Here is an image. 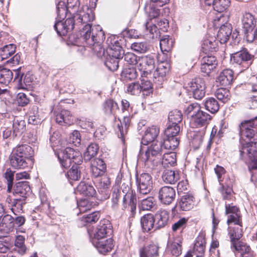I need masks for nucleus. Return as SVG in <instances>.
I'll return each instance as SVG.
<instances>
[{
  "label": "nucleus",
  "instance_id": "1",
  "mask_svg": "<svg viewBox=\"0 0 257 257\" xmlns=\"http://www.w3.org/2000/svg\"><path fill=\"white\" fill-rule=\"evenodd\" d=\"M163 143L162 142H153L148 147H142L138 159L145 163L146 165L153 164L161 156L163 149L174 150L179 144V140L176 137L166 136Z\"/></svg>",
  "mask_w": 257,
  "mask_h": 257
},
{
  "label": "nucleus",
  "instance_id": "2",
  "mask_svg": "<svg viewBox=\"0 0 257 257\" xmlns=\"http://www.w3.org/2000/svg\"><path fill=\"white\" fill-rule=\"evenodd\" d=\"M247 120L242 121L239 125V131L240 139L244 141L243 148L240 151L241 157L246 155L248 158V163L249 167L257 169V143L251 141L255 131Z\"/></svg>",
  "mask_w": 257,
  "mask_h": 257
},
{
  "label": "nucleus",
  "instance_id": "3",
  "mask_svg": "<svg viewBox=\"0 0 257 257\" xmlns=\"http://www.w3.org/2000/svg\"><path fill=\"white\" fill-rule=\"evenodd\" d=\"M82 9V10H80L73 17H68L64 22L59 21L55 24L54 28L59 35L65 36L73 30L75 25L74 18L76 19L77 23L85 24L82 29L87 25L91 27L94 26L89 24L94 19V13L87 6L83 7Z\"/></svg>",
  "mask_w": 257,
  "mask_h": 257
},
{
  "label": "nucleus",
  "instance_id": "4",
  "mask_svg": "<svg viewBox=\"0 0 257 257\" xmlns=\"http://www.w3.org/2000/svg\"><path fill=\"white\" fill-rule=\"evenodd\" d=\"M57 156L61 166L64 168H67L70 167L72 162L74 163V165L67 172L68 179L73 181L79 179L81 172L78 165L82 162V156L81 153L71 148L67 147L63 151L58 153Z\"/></svg>",
  "mask_w": 257,
  "mask_h": 257
},
{
  "label": "nucleus",
  "instance_id": "5",
  "mask_svg": "<svg viewBox=\"0 0 257 257\" xmlns=\"http://www.w3.org/2000/svg\"><path fill=\"white\" fill-rule=\"evenodd\" d=\"M82 39L89 46L93 47L94 52L98 57L104 54V49L101 46L100 41L105 39L104 33L99 25H94L91 27L87 25L80 31Z\"/></svg>",
  "mask_w": 257,
  "mask_h": 257
},
{
  "label": "nucleus",
  "instance_id": "6",
  "mask_svg": "<svg viewBox=\"0 0 257 257\" xmlns=\"http://www.w3.org/2000/svg\"><path fill=\"white\" fill-rule=\"evenodd\" d=\"M225 214L227 215L229 236L239 237L242 232L241 215L239 208L232 203L225 202Z\"/></svg>",
  "mask_w": 257,
  "mask_h": 257
},
{
  "label": "nucleus",
  "instance_id": "7",
  "mask_svg": "<svg viewBox=\"0 0 257 257\" xmlns=\"http://www.w3.org/2000/svg\"><path fill=\"white\" fill-rule=\"evenodd\" d=\"M254 56L249 54L246 49L235 52L231 55L230 62L235 66H240L243 70L252 64Z\"/></svg>",
  "mask_w": 257,
  "mask_h": 257
},
{
  "label": "nucleus",
  "instance_id": "8",
  "mask_svg": "<svg viewBox=\"0 0 257 257\" xmlns=\"http://www.w3.org/2000/svg\"><path fill=\"white\" fill-rule=\"evenodd\" d=\"M136 182L140 194L146 195L153 189V181L149 173H142L136 177Z\"/></svg>",
  "mask_w": 257,
  "mask_h": 257
},
{
  "label": "nucleus",
  "instance_id": "9",
  "mask_svg": "<svg viewBox=\"0 0 257 257\" xmlns=\"http://www.w3.org/2000/svg\"><path fill=\"white\" fill-rule=\"evenodd\" d=\"M111 227L108 220L100 222L93 231H88L91 242L105 239L106 235L111 232Z\"/></svg>",
  "mask_w": 257,
  "mask_h": 257
},
{
  "label": "nucleus",
  "instance_id": "10",
  "mask_svg": "<svg viewBox=\"0 0 257 257\" xmlns=\"http://www.w3.org/2000/svg\"><path fill=\"white\" fill-rule=\"evenodd\" d=\"M138 68L142 72V76H150L151 77L152 72L155 67V60L153 56L151 55L143 56L139 57Z\"/></svg>",
  "mask_w": 257,
  "mask_h": 257
},
{
  "label": "nucleus",
  "instance_id": "11",
  "mask_svg": "<svg viewBox=\"0 0 257 257\" xmlns=\"http://www.w3.org/2000/svg\"><path fill=\"white\" fill-rule=\"evenodd\" d=\"M137 200L135 192L129 190L123 198L122 209L128 212L130 217H134L136 214Z\"/></svg>",
  "mask_w": 257,
  "mask_h": 257
},
{
  "label": "nucleus",
  "instance_id": "12",
  "mask_svg": "<svg viewBox=\"0 0 257 257\" xmlns=\"http://www.w3.org/2000/svg\"><path fill=\"white\" fill-rule=\"evenodd\" d=\"M188 85L194 98L201 99L204 96L206 86L205 81L202 78H195L188 83Z\"/></svg>",
  "mask_w": 257,
  "mask_h": 257
},
{
  "label": "nucleus",
  "instance_id": "13",
  "mask_svg": "<svg viewBox=\"0 0 257 257\" xmlns=\"http://www.w3.org/2000/svg\"><path fill=\"white\" fill-rule=\"evenodd\" d=\"M242 231L241 233V236L239 237L234 236H229L231 242V248H233L235 250L240 253V256L244 255H249L255 254L254 252L251 250L250 247L246 243L238 241V240L242 236Z\"/></svg>",
  "mask_w": 257,
  "mask_h": 257
},
{
  "label": "nucleus",
  "instance_id": "14",
  "mask_svg": "<svg viewBox=\"0 0 257 257\" xmlns=\"http://www.w3.org/2000/svg\"><path fill=\"white\" fill-rule=\"evenodd\" d=\"M175 197V190L172 187L164 186L161 188L159 191L158 198L163 204H170L174 201Z\"/></svg>",
  "mask_w": 257,
  "mask_h": 257
},
{
  "label": "nucleus",
  "instance_id": "15",
  "mask_svg": "<svg viewBox=\"0 0 257 257\" xmlns=\"http://www.w3.org/2000/svg\"><path fill=\"white\" fill-rule=\"evenodd\" d=\"M130 118L127 116H123L121 121L119 118L114 121V129L118 137L121 139L122 142L124 141V135L127 134V128L130 125Z\"/></svg>",
  "mask_w": 257,
  "mask_h": 257
},
{
  "label": "nucleus",
  "instance_id": "16",
  "mask_svg": "<svg viewBox=\"0 0 257 257\" xmlns=\"http://www.w3.org/2000/svg\"><path fill=\"white\" fill-rule=\"evenodd\" d=\"M14 81L17 83L19 89H26L27 86H30L33 78L30 74H26L23 79V73L21 72V68L14 70Z\"/></svg>",
  "mask_w": 257,
  "mask_h": 257
},
{
  "label": "nucleus",
  "instance_id": "17",
  "mask_svg": "<svg viewBox=\"0 0 257 257\" xmlns=\"http://www.w3.org/2000/svg\"><path fill=\"white\" fill-rule=\"evenodd\" d=\"M217 65V61L215 56H204L201 61V71L208 75L216 67Z\"/></svg>",
  "mask_w": 257,
  "mask_h": 257
},
{
  "label": "nucleus",
  "instance_id": "18",
  "mask_svg": "<svg viewBox=\"0 0 257 257\" xmlns=\"http://www.w3.org/2000/svg\"><path fill=\"white\" fill-rule=\"evenodd\" d=\"M31 192V188L29 183L27 181L19 182L17 183L14 188V195L17 197L20 196V198L24 199L27 198V195Z\"/></svg>",
  "mask_w": 257,
  "mask_h": 257
},
{
  "label": "nucleus",
  "instance_id": "19",
  "mask_svg": "<svg viewBox=\"0 0 257 257\" xmlns=\"http://www.w3.org/2000/svg\"><path fill=\"white\" fill-rule=\"evenodd\" d=\"M211 116L207 113L200 110L192 118L191 123L196 127L206 125L210 120Z\"/></svg>",
  "mask_w": 257,
  "mask_h": 257
},
{
  "label": "nucleus",
  "instance_id": "20",
  "mask_svg": "<svg viewBox=\"0 0 257 257\" xmlns=\"http://www.w3.org/2000/svg\"><path fill=\"white\" fill-rule=\"evenodd\" d=\"M56 121L61 125H70L74 123V117L69 111L63 109L56 114Z\"/></svg>",
  "mask_w": 257,
  "mask_h": 257
},
{
  "label": "nucleus",
  "instance_id": "21",
  "mask_svg": "<svg viewBox=\"0 0 257 257\" xmlns=\"http://www.w3.org/2000/svg\"><path fill=\"white\" fill-rule=\"evenodd\" d=\"M92 243L100 253L103 254L110 251L114 246L111 238L99 241H92Z\"/></svg>",
  "mask_w": 257,
  "mask_h": 257
},
{
  "label": "nucleus",
  "instance_id": "22",
  "mask_svg": "<svg viewBox=\"0 0 257 257\" xmlns=\"http://www.w3.org/2000/svg\"><path fill=\"white\" fill-rule=\"evenodd\" d=\"M155 219V228L164 227L168 223L169 218V213L165 209L158 210L154 216Z\"/></svg>",
  "mask_w": 257,
  "mask_h": 257
},
{
  "label": "nucleus",
  "instance_id": "23",
  "mask_svg": "<svg viewBox=\"0 0 257 257\" xmlns=\"http://www.w3.org/2000/svg\"><path fill=\"white\" fill-rule=\"evenodd\" d=\"M241 21L242 29L246 36L255 27V21L251 14L245 13L242 16Z\"/></svg>",
  "mask_w": 257,
  "mask_h": 257
},
{
  "label": "nucleus",
  "instance_id": "24",
  "mask_svg": "<svg viewBox=\"0 0 257 257\" xmlns=\"http://www.w3.org/2000/svg\"><path fill=\"white\" fill-rule=\"evenodd\" d=\"M194 205V197L190 194L182 196L179 202V205L182 211H189L193 208Z\"/></svg>",
  "mask_w": 257,
  "mask_h": 257
},
{
  "label": "nucleus",
  "instance_id": "25",
  "mask_svg": "<svg viewBox=\"0 0 257 257\" xmlns=\"http://www.w3.org/2000/svg\"><path fill=\"white\" fill-rule=\"evenodd\" d=\"M231 27L229 24L225 23L222 25L217 35V39L221 44L225 43L231 34Z\"/></svg>",
  "mask_w": 257,
  "mask_h": 257
},
{
  "label": "nucleus",
  "instance_id": "26",
  "mask_svg": "<svg viewBox=\"0 0 257 257\" xmlns=\"http://www.w3.org/2000/svg\"><path fill=\"white\" fill-rule=\"evenodd\" d=\"M159 246L156 244L145 246L140 250V257H157L159 255Z\"/></svg>",
  "mask_w": 257,
  "mask_h": 257
},
{
  "label": "nucleus",
  "instance_id": "27",
  "mask_svg": "<svg viewBox=\"0 0 257 257\" xmlns=\"http://www.w3.org/2000/svg\"><path fill=\"white\" fill-rule=\"evenodd\" d=\"M233 79V72L231 69L223 70L217 78V82L220 85L226 86L230 85Z\"/></svg>",
  "mask_w": 257,
  "mask_h": 257
},
{
  "label": "nucleus",
  "instance_id": "28",
  "mask_svg": "<svg viewBox=\"0 0 257 257\" xmlns=\"http://www.w3.org/2000/svg\"><path fill=\"white\" fill-rule=\"evenodd\" d=\"M159 133V128L156 126L152 125L149 127L145 131L143 137L142 143L147 145L149 143L152 142L157 138Z\"/></svg>",
  "mask_w": 257,
  "mask_h": 257
},
{
  "label": "nucleus",
  "instance_id": "29",
  "mask_svg": "<svg viewBox=\"0 0 257 257\" xmlns=\"http://www.w3.org/2000/svg\"><path fill=\"white\" fill-rule=\"evenodd\" d=\"M3 221L4 223H6L7 221H9L10 228H14V227H19L24 225L26 219L23 216L13 217L11 215L7 214L4 216Z\"/></svg>",
  "mask_w": 257,
  "mask_h": 257
},
{
  "label": "nucleus",
  "instance_id": "30",
  "mask_svg": "<svg viewBox=\"0 0 257 257\" xmlns=\"http://www.w3.org/2000/svg\"><path fill=\"white\" fill-rule=\"evenodd\" d=\"M218 40L217 38L209 37L204 40L202 48L205 53L216 52L218 50Z\"/></svg>",
  "mask_w": 257,
  "mask_h": 257
},
{
  "label": "nucleus",
  "instance_id": "31",
  "mask_svg": "<svg viewBox=\"0 0 257 257\" xmlns=\"http://www.w3.org/2000/svg\"><path fill=\"white\" fill-rule=\"evenodd\" d=\"M129 190L130 187L128 186H127V187H125L124 189L122 190L118 187H113L112 189L111 201L112 207L113 209H115L117 208L119 200L121 197V192L125 194Z\"/></svg>",
  "mask_w": 257,
  "mask_h": 257
},
{
  "label": "nucleus",
  "instance_id": "32",
  "mask_svg": "<svg viewBox=\"0 0 257 257\" xmlns=\"http://www.w3.org/2000/svg\"><path fill=\"white\" fill-rule=\"evenodd\" d=\"M11 166L15 169H24L28 166L25 159L13 153L10 157Z\"/></svg>",
  "mask_w": 257,
  "mask_h": 257
},
{
  "label": "nucleus",
  "instance_id": "33",
  "mask_svg": "<svg viewBox=\"0 0 257 257\" xmlns=\"http://www.w3.org/2000/svg\"><path fill=\"white\" fill-rule=\"evenodd\" d=\"M204 132L198 131H190L187 133V137L191 141L195 148H198L201 144Z\"/></svg>",
  "mask_w": 257,
  "mask_h": 257
},
{
  "label": "nucleus",
  "instance_id": "34",
  "mask_svg": "<svg viewBox=\"0 0 257 257\" xmlns=\"http://www.w3.org/2000/svg\"><path fill=\"white\" fill-rule=\"evenodd\" d=\"M118 109L117 103L112 99H107L103 104V111L106 115H114Z\"/></svg>",
  "mask_w": 257,
  "mask_h": 257
},
{
  "label": "nucleus",
  "instance_id": "35",
  "mask_svg": "<svg viewBox=\"0 0 257 257\" xmlns=\"http://www.w3.org/2000/svg\"><path fill=\"white\" fill-rule=\"evenodd\" d=\"M76 191L80 194L88 197H92L96 193L95 190L92 185L82 181L78 185Z\"/></svg>",
  "mask_w": 257,
  "mask_h": 257
},
{
  "label": "nucleus",
  "instance_id": "36",
  "mask_svg": "<svg viewBox=\"0 0 257 257\" xmlns=\"http://www.w3.org/2000/svg\"><path fill=\"white\" fill-rule=\"evenodd\" d=\"M13 153L24 159H26L32 157L33 155L34 151L30 146L27 145H22L18 146L15 149Z\"/></svg>",
  "mask_w": 257,
  "mask_h": 257
},
{
  "label": "nucleus",
  "instance_id": "37",
  "mask_svg": "<svg viewBox=\"0 0 257 257\" xmlns=\"http://www.w3.org/2000/svg\"><path fill=\"white\" fill-rule=\"evenodd\" d=\"M220 185L221 187L218 188V191L221 194L222 199L225 201V202L226 201L228 202V201H234L235 197H234L232 189L228 186L223 185L222 183H220Z\"/></svg>",
  "mask_w": 257,
  "mask_h": 257
},
{
  "label": "nucleus",
  "instance_id": "38",
  "mask_svg": "<svg viewBox=\"0 0 257 257\" xmlns=\"http://www.w3.org/2000/svg\"><path fill=\"white\" fill-rule=\"evenodd\" d=\"M155 220L153 215L151 214L145 215L141 218V224L144 231L148 232L154 227L155 228Z\"/></svg>",
  "mask_w": 257,
  "mask_h": 257
},
{
  "label": "nucleus",
  "instance_id": "39",
  "mask_svg": "<svg viewBox=\"0 0 257 257\" xmlns=\"http://www.w3.org/2000/svg\"><path fill=\"white\" fill-rule=\"evenodd\" d=\"M169 66L168 64H161L155 70L153 74L154 81H161L163 77L166 76V74L169 72Z\"/></svg>",
  "mask_w": 257,
  "mask_h": 257
},
{
  "label": "nucleus",
  "instance_id": "40",
  "mask_svg": "<svg viewBox=\"0 0 257 257\" xmlns=\"http://www.w3.org/2000/svg\"><path fill=\"white\" fill-rule=\"evenodd\" d=\"M15 76L14 71L7 68L0 69V83L7 85Z\"/></svg>",
  "mask_w": 257,
  "mask_h": 257
},
{
  "label": "nucleus",
  "instance_id": "41",
  "mask_svg": "<svg viewBox=\"0 0 257 257\" xmlns=\"http://www.w3.org/2000/svg\"><path fill=\"white\" fill-rule=\"evenodd\" d=\"M163 180L166 183L174 184L179 179V174L174 171L166 170L162 174Z\"/></svg>",
  "mask_w": 257,
  "mask_h": 257
},
{
  "label": "nucleus",
  "instance_id": "42",
  "mask_svg": "<svg viewBox=\"0 0 257 257\" xmlns=\"http://www.w3.org/2000/svg\"><path fill=\"white\" fill-rule=\"evenodd\" d=\"M108 54L109 56L115 58H122L123 50L117 41H115L113 44H111V45L109 46Z\"/></svg>",
  "mask_w": 257,
  "mask_h": 257
},
{
  "label": "nucleus",
  "instance_id": "43",
  "mask_svg": "<svg viewBox=\"0 0 257 257\" xmlns=\"http://www.w3.org/2000/svg\"><path fill=\"white\" fill-rule=\"evenodd\" d=\"M162 165L165 167L174 166L176 164V155L174 152L165 153L162 159Z\"/></svg>",
  "mask_w": 257,
  "mask_h": 257
},
{
  "label": "nucleus",
  "instance_id": "44",
  "mask_svg": "<svg viewBox=\"0 0 257 257\" xmlns=\"http://www.w3.org/2000/svg\"><path fill=\"white\" fill-rule=\"evenodd\" d=\"M160 46L162 52H169L173 47V40L169 36H164L160 39Z\"/></svg>",
  "mask_w": 257,
  "mask_h": 257
},
{
  "label": "nucleus",
  "instance_id": "45",
  "mask_svg": "<svg viewBox=\"0 0 257 257\" xmlns=\"http://www.w3.org/2000/svg\"><path fill=\"white\" fill-rule=\"evenodd\" d=\"M26 128V122L24 120H19L15 118L13 121V134L17 136L24 133Z\"/></svg>",
  "mask_w": 257,
  "mask_h": 257
},
{
  "label": "nucleus",
  "instance_id": "46",
  "mask_svg": "<svg viewBox=\"0 0 257 257\" xmlns=\"http://www.w3.org/2000/svg\"><path fill=\"white\" fill-rule=\"evenodd\" d=\"M16 46L11 44L5 46L0 49V56L2 60L6 59L11 56L16 51Z\"/></svg>",
  "mask_w": 257,
  "mask_h": 257
},
{
  "label": "nucleus",
  "instance_id": "47",
  "mask_svg": "<svg viewBox=\"0 0 257 257\" xmlns=\"http://www.w3.org/2000/svg\"><path fill=\"white\" fill-rule=\"evenodd\" d=\"M138 75L137 70L134 67H126L121 72V77L125 80L135 79Z\"/></svg>",
  "mask_w": 257,
  "mask_h": 257
},
{
  "label": "nucleus",
  "instance_id": "48",
  "mask_svg": "<svg viewBox=\"0 0 257 257\" xmlns=\"http://www.w3.org/2000/svg\"><path fill=\"white\" fill-rule=\"evenodd\" d=\"M98 146L96 144H91L87 148L86 151L84 154V159L85 161H89L97 153Z\"/></svg>",
  "mask_w": 257,
  "mask_h": 257
},
{
  "label": "nucleus",
  "instance_id": "49",
  "mask_svg": "<svg viewBox=\"0 0 257 257\" xmlns=\"http://www.w3.org/2000/svg\"><path fill=\"white\" fill-rule=\"evenodd\" d=\"M155 206V199L151 196L143 199L140 203V208L143 210H152Z\"/></svg>",
  "mask_w": 257,
  "mask_h": 257
},
{
  "label": "nucleus",
  "instance_id": "50",
  "mask_svg": "<svg viewBox=\"0 0 257 257\" xmlns=\"http://www.w3.org/2000/svg\"><path fill=\"white\" fill-rule=\"evenodd\" d=\"M25 203L24 199L19 198V197L14 199L12 202L11 210L15 215H18L19 213L22 212L23 205Z\"/></svg>",
  "mask_w": 257,
  "mask_h": 257
},
{
  "label": "nucleus",
  "instance_id": "51",
  "mask_svg": "<svg viewBox=\"0 0 257 257\" xmlns=\"http://www.w3.org/2000/svg\"><path fill=\"white\" fill-rule=\"evenodd\" d=\"M183 118L182 112L177 109L172 110L170 112L168 116L169 123L177 124L181 122Z\"/></svg>",
  "mask_w": 257,
  "mask_h": 257
},
{
  "label": "nucleus",
  "instance_id": "52",
  "mask_svg": "<svg viewBox=\"0 0 257 257\" xmlns=\"http://www.w3.org/2000/svg\"><path fill=\"white\" fill-rule=\"evenodd\" d=\"M149 76H147V77L141 76V83L140 84V86L141 87V89L143 95H147L148 93H150V92L152 91V83L148 79Z\"/></svg>",
  "mask_w": 257,
  "mask_h": 257
},
{
  "label": "nucleus",
  "instance_id": "53",
  "mask_svg": "<svg viewBox=\"0 0 257 257\" xmlns=\"http://www.w3.org/2000/svg\"><path fill=\"white\" fill-rule=\"evenodd\" d=\"M205 106L206 109L212 113L217 112L219 108L218 101L213 97L209 98L205 101Z\"/></svg>",
  "mask_w": 257,
  "mask_h": 257
},
{
  "label": "nucleus",
  "instance_id": "54",
  "mask_svg": "<svg viewBox=\"0 0 257 257\" xmlns=\"http://www.w3.org/2000/svg\"><path fill=\"white\" fill-rule=\"evenodd\" d=\"M99 218V213L98 212H93L92 213L84 215L80 221L81 225H85L86 223H93L97 221Z\"/></svg>",
  "mask_w": 257,
  "mask_h": 257
},
{
  "label": "nucleus",
  "instance_id": "55",
  "mask_svg": "<svg viewBox=\"0 0 257 257\" xmlns=\"http://www.w3.org/2000/svg\"><path fill=\"white\" fill-rule=\"evenodd\" d=\"M230 3V0H215L213 6L214 10L218 13H222L229 7Z\"/></svg>",
  "mask_w": 257,
  "mask_h": 257
},
{
  "label": "nucleus",
  "instance_id": "56",
  "mask_svg": "<svg viewBox=\"0 0 257 257\" xmlns=\"http://www.w3.org/2000/svg\"><path fill=\"white\" fill-rule=\"evenodd\" d=\"M25 238L22 235H18L16 236L15 245L16 249L20 254L25 253L27 248L25 244Z\"/></svg>",
  "mask_w": 257,
  "mask_h": 257
},
{
  "label": "nucleus",
  "instance_id": "57",
  "mask_svg": "<svg viewBox=\"0 0 257 257\" xmlns=\"http://www.w3.org/2000/svg\"><path fill=\"white\" fill-rule=\"evenodd\" d=\"M77 206L80 213L90 210L93 207V203L87 199H81L77 203Z\"/></svg>",
  "mask_w": 257,
  "mask_h": 257
},
{
  "label": "nucleus",
  "instance_id": "58",
  "mask_svg": "<svg viewBox=\"0 0 257 257\" xmlns=\"http://www.w3.org/2000/svg\"><path fill=\"white\" fill-rule=\"evenodd\" d=\"M131 48L136 52L143 53L149 49V46L146 42H135L132 44Z\"/></svg>",
  "mask_w": 257,
  "mask_h": 257
},
{
  "label": "nucleus",
  "instance_id": "59",
  "mask_svg": "<svg viewBox=\"0 0 257 257\" xmlns=\"http://www.w3.org/2000/svg\"><path fill=\"white\" fill-rule=\"evenodd\" d=\"M229 94L228 90L222 88L217 89L215 93L217 99L224 103L226 102L229 99Z\"/></svg>",
  "mask_w": 257,
  "mask_h": 257
},
{
  "label": "nucleus",
  "instance_id": "60",
  "mask_svg": "<svg viewBox=\"0 0 257 257\" xmlns=\"http://www.w3.org/2000/svg\"><path fill=\"white\" fill-rule=\"evenodd\" d=\"M180 127L179 124L169 123L168 127L165 131L166 136L176 137L179 134Z\"/></svg>",
  "mask_w": 257,
  "mask_h": 257
},
{
  "label": "nucleus",
  "instance_id": "61",
  "mask_svg": "<svg viewBox=\"0 0 257 257\" xmlns=\"http://www.w3.org/2000/svg\"><path fill=\"white\" fill-rule=\"evenodd\" d=\"M120 59V58H115L109 56V58H107L105 63V65L110 71H114L118 68V62Z\"/></svg>",
  "mask_w": 257,
  "mask_h": 257
},
{
  "label": "nucleus",
  "instance_id": "62",
  "mask_svg": "<svg viewBox=\"0 0 257 257\" xmlns=\"http://www.w3.org/2000/svg\"><path fill=\"white\" fill-rule=\"evenodd\" d=\"M80 2L79 0H67V11L70 13L73 14L74 16L76 13H78Z\"/></svg>",
  "mask_w": 257,
  "mask_h": 257
},
{
  "label": "nucleus",
  "instance_id": "63",
  "mask_svg": "<svg viewBox=\"0 0 257 257\" xmlns=\"http://www.w3.org/2000/svg\"><path fill=\"white\" fill-rule=\"evenodd\" d=\"M168 248L172 255L178 256L181 253L182 247L180 243L174 241L168 245Z\"/></svg>",
  "mask_w": 257,
  "mask_h": 257
},
{
  "label": "nucleus",
  "instance_id": "64",
  "mask_svg": "<svg viewBox=\"0 0 257 257\" xmlns=\"http://www.w3.org/2000/svg\"><path fill=\"white\" fill-rule=\"evenodd\" d=\"M127 91L132 95H139L142 91L140 84L139 82H133L127 86Z\"/></svg>",
  "mask_w": 257,
  "mask_h": 257
}]
</instances>
